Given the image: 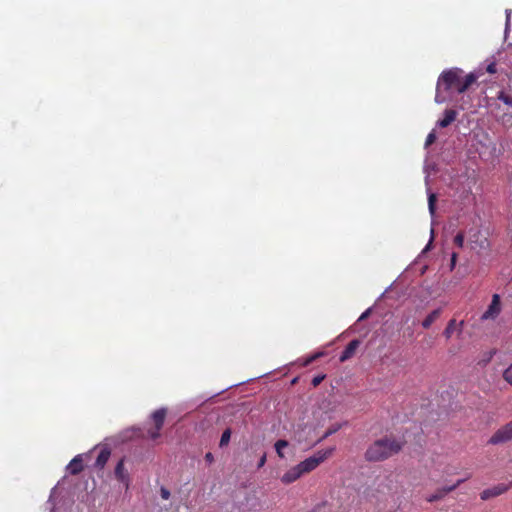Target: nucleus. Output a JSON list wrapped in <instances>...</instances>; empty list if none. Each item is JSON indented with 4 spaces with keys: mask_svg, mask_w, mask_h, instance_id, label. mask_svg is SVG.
<instances>
[{
    "mask_svg": "<svg viewBox=\"0 0 512 512\" xmlns=\"http://www.w3.org/2000/svg\"><path fill=\"white\" fill-rule=\"evenodd\" d=\"M170 495V491L167 488H165L164 486L160 488V496L162 499L168 500L170 498Z\"/></svg>",
    "mask_w": 512,
    "mask_h": 512,
    "instance_id": "obj_25",
    "label": "nucleus"
},
{
    "mask_svg": "<svg viewBox=\"0 0 512 512\" xmlns=\"http://www.w3.org/2000/svg\"><path fill=\"white\" fill-rule=\"evenodd\" d=\"M465 479L458 480L454 485L443 487L437 490L434 494L427 497V501L432 503L444 498L448 493L454 491L461 483H463Z\"/></svg>",
    "mask_w": 512,
    "mask_h": 512,
    "instance_id": "obj_8",
    "label": "nucleus"
},
{
    "mask_svg": "<svg viewBox=\"0 0 512 512\" xmlns=\"http://www.w3.org/2000/svg\"><path fill=\"white\" fill-rule=\"evenodd\" d=\"M510 22V12L509 11H506V25L508 26Z\"/></svg>",
    "mask_w": 512,
    "mask_h": 512,
    "instance_id": "obj_33",
    "label": "nucleus"
},
{
    "mask_svg": "<svg viewBox=\"0 0 512 512\" xmlns=\"http://www.w3.org/2000/svg\"><path fill=\"white\" fill-rule=\"evenodd\" d=\"M486 71L490 74H494L496 73V63L492 62L490 63L487 68H486Z\"/></svg>",
    "mask_w": 512,
    "mask_h": 512,
    "instance_id": "obj_27",
    "label": "nucleus"
},
{
    "mask_svg": "<svg viewBox=\"0 0 512 512\" xmlns=\"http://www.w3.org/2000/svg\"><path fill=\"white\" fill-rule=\"evenodd\" d=\"M83 455H76L67 465L66 470L72 474L77 475L83 470Z\"/></svg>",
    "mask_w": 512,
    "mask_h": 512,
    "instance_id": "obj_10",
    "label": "nucleus"
},
{
    "mask_svg": "<svg viewBox=\"0 0 512 512\" xmlns=\"http://www.w3.org/2000/svg\"><path fill=\"white\" fill-rule=\"evenodd\" d=\"M359 346H360V340L354 339V340L350 341L339 357L340 362H345V361L351 359L354 356V354Z\"/></svg>",
    "mask_w": 512,
    "mask_h": 512,
    "instance_id": "obj_9",
    "label": "nucleus"
},
{
    "mask_svg": "<svg viewBox=\"0 0 512 512\" xmlns=\"http://www.w3.org/2000/svg\"><path fill=\"white\" fill-rule=\"evenodd\" d=\"M111 456V450L110 448L108 447H103L98 456H97V459L95 461V466L99 469H103L104 466L106 465V463L108 462L109 458Z\"/></svg>",
    "mask_w": 512,
    "mask_h": 512,
    "instance_id": "obj_14",
    "label": "nucleus"
},
{
    "mask_svg": "<svg viewBox=\"0 0 512 512\" xmlns=\"http://www.w3.org/2000/svg\"><path fill=\"white\" fill-rule=\"evenodd\" d=\"M436 141V134L434 131L430 132L425 140V146L428 147Z\"/></svg>",
    "mask_w": 512,
    "mask_h": 512,
    "instance_id": "obj_22",
    "label": "nucleus"
},
{
    "mask_svg": "<svg viewBox=\"0 0 512 512\" xmlns=\"http://www.w3.org/2000/svg\"><path fill=\"white\" fill-rule=\"evenodd\" d=\"M512 440V422L499 428L489 439L488 443L492 445L503 444Z\"/></svg>",
    "mask_w": 512,
    "mask_h": 512,
    "instance_id": "obj_4",
    "label": "nucleus"
},
{
    "mask_svg": "<svg viewBox=\"0 0 512 512\" xmlns=\"http://www.w3.org/2000/svg\"><path fill=\"white\" fill-rule=\"evenodd\" d=\"M150 435L152 438H156L158 436V434L156 432H152Z\"/></svg>",
    "mask_w": 512,
    "mask_h": 512,
    "instance_id": "obj_36",
    "label": "nucleus"
},
{
    "mask_svg": "<svg viewBox=\"0 0 512 512\" xmlns=\"http://www.w3.org/2000/svg\"><path fill=\"white\" fill-rule=\"evenodd\" d=\"M231 436V430L229 428H226V445L228 444Z\"/></svg>",
    "mask_w": 512,
    "mask_h": 512,
    "instance_id": "obj_32",
    "label": "nucleus"
},
{
    "mask_svg": "<svg viewBox=\"0 0 512 512\" xmlns=\"http://www.w3.org/2000/svg\"><path fill=\"white\" fill-rule=\"evenodd\" d=\"M155 419V427L157 430L161 429V427L163 426V423H164V418L162 417H159V418H154Z\"/></svg>",
    "mask_w": 512,
    "mask_h": 512,
    "instance_id": "obj_28",
    "label": "nucleus"
},
{
    "mask_svg": "<svg viewBox=\"0 0 512 512\" xmlns=\"http://www.w3.org/2000/svg\"><path fill=\"white\" fill-rule=\"evenodd\" d=\"M366 315H367V312H366V313H364V314H362V316L360 317V319H364V318L366 317Z\"/></svg>",
    "mask_w": 512,
    "mask_h": 512,
    "instance_id": "obj_37",
    "label": "nucleus"
},
{
    "mask_svg": "<svg viewBox=\"0 0 512 512\" xmlns=\"http://www.w3.org/2000/svg\"><path fill=\"white\" fill-rule=\"evenodd\" d=\"M219 445H220V447L224 446V433L220 437Z\"/></svg>",
    "mask_w": 512,
    "mask_h": 512,
    "instance_id": "obj_34",
    "label": "nucleus"
},
{
    "mask_svg": "<svg viewBox=\"0 0 512 512\" xmlns=\"http://www.w3.org/2000/svg\"><path fill=\"white\" fill-rule=\"evenodd\" d=\"M315 358H316V356H314V357H311L310 359H308V360H307L306 364H309V363H311V362H312V361H313V360H314Z\"/></svg>",
    "mask_w": 512,
    "mask_h": 512,
    "instance_id": "obj_35",
    "label": "nucleus"
},
{
    "mask_svg": "<svg viewBox=\"0 0 512 512\" xmlns=\"http://www.w3.org/2000/svg\"><path fill=\"white\" fill-rule=\"evenodd\" d=\"M512 487V481L509 484L500 483L491 488L483 490L480 494L482 500H488L493 497L500 496L507 492Z\"/></svg>",
    "mask_w": 512,
    "mask_h": 512,
    "instance_id": "obj_5",
    "label": "nucleus"
},
{
    "mask_svg": "<svg viewBox=\"0 0 512 512\" xmlns=\"http://www.w3.org/2000/svg\"><path fill=\"white\" fill-rule=\"evenodd\" d=\"M340 425H337V426H332L331 428H329L327 430V432L324 434V437H328L329 435H332L334 434L335 432H337L339 429H340Z\"/></svg>",
    "mask_w": 512,
    "mask_h": 512,
    "instance_id": "obj_26",
    "label": "nucleus"
},
{
    "mask_svg": "<svg viewBox=\"0 0 512 512\" xmlns=\"http://www.w3.org/2000/svg\"><path fill=\"white\" fill-rule=\"evenodd\" d=\"M457 260V253H453L451 256V270L454 269Z\"/></svg>",
    "mask_w": 512,
    "mask_h": 512,
    "instance_id": "obj_30",
    "label": "nucleus"
},
{
    "mask_svg": "<svg viewBox=\"0 0 512 512\" xmlns=\"http://www.w3.org/2000/svg\"><path fill=\"white\" fill-rule=\"evenodd\" d=\"M205 460L211 464L213 461H214V457H213V454L211 452H208L206 455H205Z\"/></svg>",
    "mask_w": 512,
    "mask_h": 512,
    "instance_id": "obj_31",
    "label": "nucleus"
},
{
    "mask_svg": "<svg viewBox=\"0 0 512 512\" xmlns=\"http://www.w3.org/2000/svg\"><path fill=\"white\" fill-rule=\"evenodd\" d=\"M406 444L404 439L385 436L374 441L365 452V459L369 462H382L398 454Z\"/></svg>",
    "mask_w": 512,
    "mask_h": 512,
    "instance_id": "obj_2",
    "label": "nucleus"
},
{
    "mask_svg": "<svg viewBox=\"0 0 512 512\" xmlns=\"http://www.w3.org/2000/svg\"><path fill=\"white\" fill-rule=\"evenodd\" d=\"M325 379V375H316L313 377L311 384L313 387H317L321 384V382Z\"/></svg>",
    "mask_w": 512,
    "mask_h": 512,
    "instance_id": "obj_24",
    "label": "nucleus"
},
{
    "mask_svg": "<svg viewBox=\"0 0 512 512\" xmlns=\"http://www.w3.org/2000/svg\"><path fill=\"white\" fill-rule=\"evenodd\" d=\"M462 74L463 71L459 68H452L441 73L438 79L437 93L435 96V101L437 103H442L444 101V98L440 97L441 90H454L458 93H464L477 80V77L473 73H470L465 77H463Z\"/></svg>",
    "mask_w": 512,
    "mask_h": 512,
    "instance_id": "obj_1",
    "label": "nucleus"
},
{
    "mask_svg": "<svg viewBox=\"0 0 512 512\" xmlns=\"http://www.w3.org/2000/svg\"><path fill=\"white\" fill-rule=\"evenodd\" d=\"M500 311V297L498 294H494L488 309L482 315V319H494L499 315Z\"/></svg>",
    "mask_w": 512,
    "mask_h": 512,
    "instance_id": "obj_7",
    "label": "nucleus"
},
{
    "mask_svg": "<svg viewBox=\"0 0 512 512\" xmlns=\"http://www.w3.org/2000/svg\"><path fill=\"white\" fill-rule=\"evenodd\" d=\"M289 445L288 441L280 439L275 443V450L280 458H284L283 449Z\"/></svg>",
    "mask_w": 512,
    "mask_h": 512,
    "instance_id": "obj_17",
    "label": "nucleus"
},
{
    "mask_svg": "<svg viewBox=\"0 0 512 512\" xmlns=\"http://www.w3.org/2000/svg\"><path fill=\"white\" fill-rule=\"evenodd\" d=\"M441 314V309L433 310L428 316L422 321V326L425 329H428L439 317Z\"/></svg>",
    "mask_w": 512,
    "mask_h": 512,
    "instance_id": "obj_15",
    "label": "nucleus"
},
{
    "mask_svg": "<svg viewBox=\"0 0 512 512\" xmlns=\"http://www.w3.org/2000/svg\"><path fill=\"white\" fill-rule=\"evenodd\" d=\"M114 474H115V477L118 481L128 485L129 483V474L128 472L126 471L125 469V466H124V459H121L116 467H115V471H114Z\"/></svg>",
    "mask_w": 512,
    "mask_h": 512,
    "instance_id": "obj_12",
    "label": "nucleus"
},
{
    "mask_svg": "<svg viewBox=\"0 0 512 512\" xmlns=\"http://www.w3.org/2000/svg\"><path fill=\"white\" fill-rule=\"evenodd\" d=\"M457 111L454 109H446L444 112V117L438 120L437 125L440 128L448 127L452 122L456 120Z\"/></svg>",
    "mask_w": 512,
    "mask_h": 512,
    "instance_id": "obj_13",
    "label": "nucleus"
},
{
    "mask_svg": "<svg viewBox=\"0 0 512 512\" xmlns=\"http://www.w3.org/2000/svg\"><path fill=\"white\" fill-rule=\"evenodd\" d=\"M333 452V448L321 450L316 452L313 456L306 458L297 464L302 475L309 473L316 469L322 462H324Z\"/></svg>",
    "mask_w": 512,
    "mask_h": 512,
    "instance_id": "obj_3",
    "label": "nucleus"
},
{
    "mask_svg": "<svg viewBox=\"0 0 512 512\" xmlns=\"http://www.w3.org/2000/svg\"><path fill=\"white\" fill-rule=\"evenodd\" d=\"M168 413V408L161 407L159 409H156L150 416H167Z\"/></svg>",
    "mask_w": 512,
    "mask_h": 512,
    "instance_id": "obj_23",
    "label": "nucleus"
},
{
    "mask_svg": "<svg viewBox=\"0 0 512 512\" xmlns=\"http://www.w3.org/2000/svg\"><path fill=\"white\" fill-rule=\"evenodd\" d=\"M437 197L434 193L428 195V208L431 215L435 214Z\"/></svg>",
    "mask_w": 512,
    "mask_h": 512,
    "instance_id": "obj_19",
    "label": "nucleus"
},
{
    "mask_svg": "<svg viewBox=\"0 0 512 512\" xmlns=\"http://www.w3.org/2000/svg\"><path fill=\"white\" fill-rule=\"evenodd\" d=\"M469 243L473 250H486L490 246L487 237L483 236L480 231H476L471 235Z\"/></svg>",
    "mask_w": 512,
    "mask_h": 512,
    "instance_id": "obj_6",
    "label": "nucleus"
},
{
    "mask_svg": "<svg viewBox=\"0 0 512 512\" xmlns=\"http://www.w3.org/2000/svg\"><path fill=\"white\" fill-rule=\"evenodd\" d=\"M301 476L302 473L299 470L298 466L296 465L283 474V476L281 477V481L284 484H290L298 480Z\"/></svg>",
    "mask_w": 512,
    "mask_h": 512,
    "instance_id": "obj_11",
    "label": "nucleus"
},
{
    "mask_svg": "<svg viewBox=\"0 0 512 512\" xmlns=\"http://www.w3.org/2000/svg\"><path fill=\"white\" fill-rule=\"evenodd\" d=\"M496 98L502 101L505 105L512 107V94L501 90L497 93Z\"/></svg>",
    "mask_w": 512,
    "mask_h": 512,
    "instance_id": "obj_16",
    "label": "nucleus"
},
{
    "mask_svg": "<svg viewBox=\"0 0 512 512\" xmlns=\"http://www.w3.org/2000/svg\"><path fill=\"white\" fill-rule=\"evenodd\" d=\"M503 378L512 385V364L504 371Z\"/></svg>",
    "mask_w": 512,
    "mask_h": 512,
    "instance_id": "obj_20",
    "label": "nucleus"
},
{
    "mask_svg": "<svg viewBox=\"0 0 512 512\" xmlns=\"http://www.w3.org/2000/svg\"><path fill=\"white\" fill-rule=\"evenodd\" d=\"M455 329H456V320L455 319H451L448 322V324H447V326H446V328H445V330L443 332L444 336L447 339H449L452 336V334L455 331Z\"/></svg>",
    "mask_w": 512,
    "mask_h": 512,
    "instance_id": "obj_18",
    "label": "nucleus"
},
{
    "mask_svg": "<svg viewBox=\"0 0 512 512\" xmlns=\"http://www.w3.org/2000/svg\"><path fill=\"white\" fill-rule=\"evenodd\" d=\"M266 463V454H263L262 457L260 458L259 462H258V465L257 467L258 468H261L265 465Z\"/></svg>",
    "mask_w": 512,
    "mask_h": 512,
    "instance_id": "obj_29",
    "label": "nucleus"
},
{
    "mask_svg": "<svg viewBox=\"0 0 512 512\" xmlns=\"http://www.w3.org/2000/svg\"><path fill=\"white\" fill-rule=\"evenodd\" d=\"M454 243L462 248L463 245H464V234L462 232H459L455 237H454Z\"/></svg>",
    "mask_w": 512,
    "mask_h": 512,
    "instance_id": "obj_21",
    "label": "nucleus"
}]
</instances>
